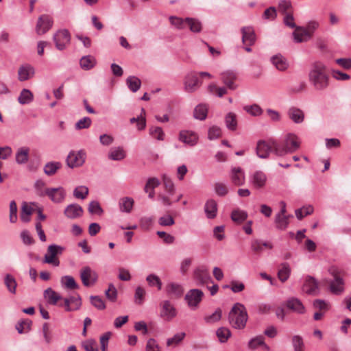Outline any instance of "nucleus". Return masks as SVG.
<instances>
[{
    "mask_svg": "<svg viewBox=\"0 0 351 351\" xmlns=\"http://www.w3.org/2000/svg\"><path fill=\"white\" fill-rule=\"evenodd\" d=\"M309 82L316 90H324L329 84V75L326 64L321 61L314 62L308 73Z\"/></svg>",
    "mask_w": 351,
    "mask_h": 351,
    "instance_id": "nucleus-1",
    "label": "nucleus"
},
{
    "mask_svg": "<svg viewBox=\"0 0 351 351\" xmlns=\"http://www.w3.org/2000/svg\"><path fill=\"white\" fill-rule=\"evenodd\" d=\"M228 320L232 327L237 329L243 328L247 320V313L245 306L240 303L235 304L229 313Z\"/></svg>",
    "mask_w": 351,
    "mask_h": 351,
    "instance_id": "nucleus-2",
    "label": "nucleus"
},
{
    "mask_svg": "<svg viewBox=\"0 0 351 351\" xmlns=\"http://www.w3.org/2000/svg\"><path fill=\"white\" fill-rule=\"evenodd\" d=\"M300 142L297 135L287 133L285 135L282 145L278 143L276 149L277 156H283L289 153L295 152L300 147Z\"/></svg>",
    "mask_w": 351,
    "mask_h": 351,
    "instance_id": "nucleus-3",
    "label": "nucleus"
},
{
    "mask_svg": "<svg viewBox=\"0 0 351 351\" xmlns=\"http://www.w3.org/2000/svg\"><path fill=\"white\" fill-rule=\"evenodd\" d=\"M278 148V143L274 138L268 140H259L256 143V154L257 156L262 159L269 158L271 153L276 156V149Z\"/></svg>",
    "mask_w": 351,
    "mask_h": 351,
    "instance_id": "nucleus-4",
    "label": "nucleus"
},
{
    "mask_svg": "<svg viewBox=\"0 0 351 351\" xmlns=\"http://www.w3.org/2000/svg\"><path fill=\"white\" fill-rule=\"evenodd\" d=\"M204 295L203 291L200 289H192L186 293L184 300L191 310L195 311L199 308Z\"/></svg>",
    "mask_w": 351,
    "mask_h": 351,
    "instance_id": "nucleus-5",
    "label": "nucleus"
},
{
    "mask_svg": "<svg viewBox=\"0 0 351 351\" xmlns=\"http://www.w3.org/2000/svg\"><path fill=\"white\" fill-rule=\"evenodd\" d=\"M86 158V152L83 149L71 151L66 159V165L71 169L82 167Z\"/></svg>",
    "mask_w": 351,
    "mask_h": 351,
    "instance_id": "nucleus-6",
    "label": "nucleus"
},
{
    "mask_svg": "<svg viewBox=\"0 0 351 351\" xmlns=\"http://www.w3.org/2000/svg\"><path fill=\"white\" fill-rule=\"evenodd\" d=\"M64 250V247L56 244L49 245L47 252L44 256V263L51 264L55 267L59 266L60 261L56 256L58 254H61Z\"/></svg>",
    "mask_w": 351,
    "mask_h": 351,
    "instance_id": "nucleus-7",
    "label": "nucleus"
},
{
    "mask_svg": "<svg viewBox=\"0 0 351 351\" xmlns=\"http://www.w3.org/2000/svg\"><path fill=\"white\" fill-rule=\"evenodd\" d=\"M56 47L62 51L66 48L71 42V34L66 29L58 30L53 36Z\"/></svg>",
    "mask_w": 351,
    "mask_h": 351,
    "instance_id": "nucleus-8",
    "label": "nucleus"
},
{
    "mask_svg": "<svg viewBox=\"0 0 351 351\" xmlns=\"http://www.w3.org/2000/svg\"><path fill=\"white\" fill-rule=\"evenodd\" d=\"M53 18L48 14L40 15L36 25V32L38 35H43L47 33L53 26Z\"/></svg>",
    "mask_w": 351,
    "mask_h": 351,
    "instance_id": "nucleus-9",
    "label": "nucleus"
},
{
    "mask_svg": "<svg viewBox=\"0 0 351 351\" xmlns=\"http://www.w3.org/2000/svg\"><path fill=\"white\" fill-rule=\"evenodd\" d=\"M160 317L165 321L170 322L177 315V310L169 300H165L160 304Z\"/></svg>",
    "mask_w": 351,
    "mask_h": 351,
    "instance_id": "nucleus-10",
    "label": "nucleus"
},
{
    "mask_svg": "<svg viewBox=\"0 0 351 351\" xmlns=\"http://www.w3.org/2000/svg\"><path fill=\"white\" fill-rule=\"evenodd\" d=\"M267 176L265 172L256 170L249 176V183L256 189H260L265 186Z\"/></svg>",
    "mask_w": 351,
    "mask_h": 351,
    "instance_id": "nucleus-11",
    "label": "nucleus"
},
{
    "mask_svg": "<svg viewBox=\"0 0 351 351\" xmlns=\"http://www.w3.org/2000/svg\"><path fill=\"white\" fill-rule=\"evenodd\" d=\"M178 140L189 147H194L199 141L198 134L192 130H182L178 134Z\"/></svg>",
    "mask_w": 351,
    "mask_h": 351,
    "instance_id": "nucleus-12",
    "label": "nucleus"
},
{
    "mask_svg": "<svg viewBox=\"0 0 351 351\" xmlns=\"http://www.w3.org/2000/svg\"><path fill=\"white\" fill-rule=\"evenodd\" d=\"M80 278L83 285L85 287L93 285L98 279L97 272L92 269L90 267L86 266L82 269L80 271Z\"/></svg>",
    "mask_w": 351,
    "mask_h": 351,
    "instance_id": "nucleus-13",
    "label": "nucleus"
},
{
    "mask_svg": "<svg viewBox=\"0 0 351 351\" xmlns=\"http://www.w3.org/2000/svg\"><path fill=\"white\" fill-rule=\"evenodd\" d=\"M45 194L56 204L62 203L66 197L65 190L62 187L45 189Z\"/></svg>",
    "mask_w": 351,
    "mask_h": 351,
    "instance_id": "nucleus-14",
    "label": "nucleus"
},
{
    "mask_svg": "<svg viewBox=\"0 0 351 351\" xmlns=\"http://www.w3.org/2000/svg\"><path fill=\"white\" fill-rule=\"evenodd\" d=\"M231 182L235 186H242L245 183L244 170L240 167H232L230 172Z\"/></svg>",
    "mask_w": 351,
    "mask_h": 351,
    "instance_id": "nucleus-15",
    "label": "nucleus"
},
{
    "mask_svg": "<svg viewBox=\"0 0 351 351\" xmlns=\"http://www.w3.org/2000/svg\"><path fill=\"white\" fill-rule=\"evenodd\" d=\"M221 82L229 90H234L238 85L236 83L237 74L232 71H226L221 73Z\"/></svg>",
    "mask_w": 351,
    "mask_h": 351,
    "instance_id": "nucleus-16",
    "label": "nucleus"
},
{
    "mask_svg": "<svg viewBox=\"0 0 351 351\" xmlns=\"http://www.w3.org/2000/svg\"><path fill=\"white\" fill-rule=\"evenodd\" d=\"M193 278L197 285H203L212 281L208 270L202 267L196 268L193 271Z\"/></svg>",
    "mask_w": 351,
    "mask_h": 351,
    "instance_id": "nucleus-17",
    "label": "nucleus"
},
{
    "mask_svg": "<svg viewBox=\"0 0 351 351\" xmlns=\"http://www.w3.org/2000/svg\"><path fill=\"white\" fill-rule=\"evenodd\" d=\"M271 64L279 71H286L289 67L287 58L280 53H277L270 58Z\"/></svg>",
    "mask_w": 351,
    "mask_h": 351,
    "instance_id": "nucleus-18",
    "label": "nucleus"
},
{
    "mask_svg": "<svg viewBox=\"0 0 351 351\" xmlns=\"http://www.w3.org/2000/svg\"><path fill=\"white\" fill-rule=\"evenodd\" d=\"M84 210L81 206L77 204H71L68 205L64 210V215L69 219H76L82 216Z\"/></svg>",
    "mask_w": 351,
    "mask_h": 351,
    "instance_id": "nucleus-19",
    "label": "nucleus"
},
{
    "mask_svg": "<svg viewBox=\"0 0 351 351\" xmlns=\"http://www.w3.org/2000/svg\"><path fill=\"white\" fill-rule=\"evenodd\" d=\"M34 74V68L29 64H25L19 68L18 79L21 82L26 81L33 77Z\"/></svg>",
    "mask_w": 351,
    "mask_h": 351,
    "instance_id": "nucleus-20",
    "label": "nucleus"
},
{
    "mask_svg": "<svg viewBox=\"0 0 351 351\" xmlns=\"http://www.w3.org/2000/svg\"><path fill=\"white\" fill-rule=\"evenodd\" d=\"M199 86V81L195 73H189L184 80V88L186 92L193 93Z\"/></svg>",
    "mask_w": 351,
    "mask_h": 351,
    "instance_id": "nucleus-21",
    "label": "nucleus"
},
{
    "mask_svg": "<svg viewBox=\"0 0 351 351\" xmlns=\"http://www.w3.org/2000/svg\"><path fill=\"white\" fill-rule=\"evenodd\" d=\"M302 290L304 292L309 295H317L319 291L318 283L317 280L311 276H307L305 278L302 287Z\"/></svg>",
    "mask_w": 351,
    "mask_h": 351,
    "instance_id": "nucleus-22",
    "label": "nucleus"
},
{
    "mask_svg": "<svg viewBox=\"0 0 351 351\" xmlns=\"http://www.w3.org/2000/svg\"><path fill=\"white\" fill-rule=\"evenodd\" d=\"M287 115L289 118L295 123H302L304 120V112L300 108L292 106L288 109Z\"/></svg>",
    "mask_w": 351,
    "mask_h": 351,
    "instance_id": "nucleus-23",
    "label": "nucleus"
},
{
    "mask_svg": "<svg viewBox=\"0 0 351 351\" xmlns=\"http://www.w3.org/2000/svg\"><path fill=\"white\" fill-rule=\"evenodd\" d=\"M242 41L243 43L252 46L256 41V34L252 27H243L241 28Z\"/></svg>",
    "mask_w": 351,
    "mask_h": 351,
    "instance_id": "nucleus-24",
    "label": "nucleus"
},
{
    "mask_svg": "<svg viewBox=\"0 0 351 351\" xmlns=\"http://www.w3.org/2000/svg\"><path fill=\"white\" fill-rule=\"evenodd\" d=\"M293 32V36L295 43H303L309 40L311 37L303 26H296Z\"/></svg>",
    "mask_w": 351,
    "mask_h": 351,
    "instance_id": "nucleus-25",
    "label": "nucleus"
},
{
    "mask_svg": "<svg viewBox=\"0 0 351 351\" xmlns=\"http://www.w3.org/2000/svg\"><path fill=\"white\" fill-rule=\"evenodd\" d=\"M81 298L79 295L71 296L64 299V306L67 311L78 310L81 307Z\"/></svg>",
    "mask_w": 351,
    "mask_h": 351,
    "instance_id": "nucleus-26",
    "label": "nucleus"
},
{
    "mask_svg": "<svg viewBox=\"0 0 351 351\" xmlns=\"http://www.w3.org/2000/svg\"><path fill=\"white\" fill-rule=\"evenodd\" d=\"M217 202L213 199L206 201L204 205V212L207 218L214 219L217 214Z\"/></svg>",
    "mask_w": 351,
    "mask_h": 351,
    "instance_id": "nucleus-27",
    "label": "nucleus"
},
{
    "mask_svg": "<svg viewBox=\"0 0 351 351\" xmlns=\"http://www.w3.org/2000/svg\"><path fill=\"white\" fill-rule=\"evenodd\" d=\"M29 148L21 147L17 149L15 154L16 162L19 165H24L29 160Z\"/></svg>",
    "mask_w": 351,
    "mask_h": 351,
    "instance_id": "nucleus-28",
    "label": "nucleus"
},
{
    "mask_svg": "<svg viewBox=\"0 0 351 351\" xmlns=\"http://www.w3.org/2000/svg\"><path fill=\"white\" fill-rule=\"evenodd\" d=\"M344 289V280L342 278L333 279L330 282V290L333 294L341 295Z\"/></svg>",
    "mask_w": 351,
    "mask_h": 351,
    "instance_id": "nucleus-29",
    "label": "nucleus"
},
{
    "mask_svg": "<svg viewBox=\"0 0 351 351\" xmlns=\"http://www.w3.org/2000/svg\"><path fill=\"white\" fill-rule=\"evenodd\" d=\"M287 306L293 311L302 314L305 312V308L302 302L298 298H291L287 302Z\"/></svg>",
    "mask_w": 351,
    "mask_h": 351,
    "instance_id": "nucleus-30",
    "label": "nucleus"
},
{
    "mask_svg": "<svg viewBox=\"0 0 351 351\" xmlns=\"http://www.w3.org/2000/svg\"><path fill=\"white\" fill-rule=\"evenodd\" d=\"M108 158L112 160H121L125 158V152L121 147H112L108 152Z\"/></svg>",
    "mask_w": 351,
    "mask_h": 351,
    "instance_id": "nucleus-31",
    "label": "nucleus"
},
{
    "mask_svg": "<svg viewBox=\"0 0 351 351\" xmlns=\"http://www.w3.org/2000/svg\"><path fill=\"white\" fill-rule=\"evenodd\" d=\"M134 201L132 197H125L119 200V209L123 213H130L134 206Z\"/></svg>",
    "mask_w": 351,
    "mask_h": 351,
    "instance_id": "nucleus-32",
    "label": "nucleus"
},
{
    "mask_svg": "<svg viewBox=\"0 0 351 351\" xmlns=\"http://www.w3.org/2000/svg\"><path fill=\"white\" fill-rule=\"evenodd\" d=\"M183 291L182 286L177 282H169L166 286V292L168 295L180 297Z\"/></svg>",
    "mask_w": 351,
    "mask_h": 351,
    "instance_id": "nucleus-33",
    "label": "nucleus"
},
{
    "mask_svg": "<svg viewBox=\"0 0 351 351\" xmlns=\"http://www.w3.org/2000/svg\"><path fill=\"white\" fill-rule=\"evenodd\" d=\"M33 208L31 204L23 202L21 206L20 217L22 221L27 223L30 221V216L33 213Z\"/></svg>",
    "mask_w": 351,
    "mask_h": 351,
    "instance_id": "nucleus-34",
    "label": "nucleus"
},
{
    "mask_svg": "<svg viewBox=\"0 0 351 351\" xmlns=\"http://www.w3.org/2000/svg\"><path fill=\"white\" fill-rule=\"evenodd\" d=\"M258 346H262L265 350H269L270 348L264 341L263 336H257L250 339L248 343V348L252 350L256 349Z\"/></svg>",
    "mask_w": 351,
    "mask_h": 351,
    "instance_id": "nucleus-35",
    "label": "nucleus"
},
{
    "mask_svg": "<svg viewBox=\"0 0 351 351\" xmlns=\"http://www.w3.org/2000/svg\"><path fill=\"white\" fill-rule=\"evenodd\" d=\"M60 283L63 288L73 290L78 289L79 286L74 278L71 276H64L60 279Z\"/></svg>",
    "mask_w": 351,
    "mask_h": 351,
    "instance_id": "nucleus-36",
    "label": "nucleus"
},
{
    "mask_svg": "<svg viewBox=\"0 0 351 351\" xmlns=\"http://www.w3.org/2000/svg\"><path fill=\"white\" fill-rule=\"evenodd\" d=\"M96 59L90 55L83 56L80 61L82 69L88 71L93 69L96 64Z\"/></svg>",
    "mask_w": 351,
    "mask_h": 351,
    "instance_id": "nucleus-37",
    "label": "nucleus"
},
{
    "mask_svg": "<svg viewBox=\"0 0 351 351\" xmlns=\"http://www.w3.org/2000/svg\"><path fill=\"white\" fill-rule=\"evenodd\" d=\"M34 100V95L27 88H23L18 97V101L22 105L29 104Z\"/></svg>",
    "mask_w": 351,
    "mask_h": 351,
    "instance_id": "nucleus-38",
    "label": "nucleus"
},
{
    "mask_svg": "<svg viewBox=\"0 0 351 351\" xmlns=\"http://www.w3.org/2000/svg\"><path fill=\"white\" fill-rule=\"evenodd\" d=\"M291 267L287 263H283L280 265V268L278 271V277L282 282L288 280L291 274Z\"/></svg>",
    "mask_w": 351,
    "mask_h": 351,
    "instance_id": "nucleus-39",
    "label": "nucleus"
},
{
    "mask_svg": "<svg viewBox=\"0 0 351 351\" xmlns=\"http://www.w3.org/2000/svg\"><path fill=\"white\" fill-rule=\"evenodd\" d=\"M44 296L50 304L55 305L62 298L59 293L51 288H48L44 292Z\"/></svg>",
    "mask_w": 351,
    "mask_h": 351,
    "instance_id": "nucleus-40",
    "label": "nucleus"
},
{
    "mask_svg": "<svg viewBox=\"0 0 351 351\" xmlns=\"http://www.w3.org/2000/svg\"><path fill=\"white\" fill-rule=\"evenodd\" d=\"M62 167V164L60 162L57 161H52L47 162L44 166V172L47 176H53L54 175L56 171L60 169Z\"/></svg>",
    "mask_w": 351,
    "mask_h": 351,
    "instance_id": "nucleus-41",
    "label": "nucleus"
},
{
    "mask_svg": "<svg viewBox=\"0 0 351 351\" xmlns=\"http://www.w3.org/2000/svg\"><path fill=\"white\" fill-rule=\"evenodd\" d=\"M4 283L8 291L12 293L15 294L16 292L17 282L16 279L10 274H6L4 278Z\"/></svg>",
    "mask_w": 351,
    "mask_h": 351,
    "instance_id": "nucleus-42",
    "label": "nucleus"
},
{
    "mask_svg": "<svg viewBox=\"0 0 351 351\" xmlns=\"http://www.w3.org/2000/svg\"><path fill=\"white\" fill-rule=\"evenodd\" d=\"M162 184L165 190L169 195H174L176 192V187L172 180L166 174L162 176Z\"/></svg>",
    "mask_w": 351,
    "mask_h": 351,
    "instance_id": "nucleus-43",
    "label": "nucleus"
},
{
    "mask_svg": "<svg viewBox=\"0 0 351 351\" xmlns=\"http://www.w3.org/2000/svg\"><path fill=\"white\" fill-rule=\"evenodd\" d=\"M126 84L131 91L135 93L141 88V81L136 76H129L126 80Z\"/></svg>",
    "mask_w": 351,
    "mask_h": 351,
    "instance_id": "nucleus-44",
    "label": "nucleus"
},
{
    "mask_svg": "<svg viewBox=\"0 0 351 351\" xmlns=\"http://www.w3.org/2000/svg\"><path fill=\"white\" fill-rule=\"evenodd\" d=\"M149 134L151 137L158 141H162L165 140V132L162 128L158 126H151L149 128Z\"/></svg>",
    "mask_w": 351,
    "mask_h": 351,
    "instance_id": "nucleus-45",
    "label": "nucleus"
},
{
    "mask_svg": "<svg viewBox=\"0 0 351 351\" xmlns=\"http://www.w3.org/2000/svg\"><path fill=\"white\" fill-rule=\"evenodd\" d=\"M222 317V311L221 308H217L214 313L210 315H206L204 319L206 324H213L220 321Z\"/></svg>",
    "mask_w": 351,
    "mask_h": 351,
    "instance_id": "nucleus-46",
    "label": "nucleus"
},
{
    "mask_svg": "<svg viewBox=\"0 0 351 351\" xmlns=\"http://www.w3.org/2000/svg\"><path fill=\"white\" fill-rule=\"evenodd\" d=\"M207 113L208 106L206 104H199L194 109V117L197 119L204 120Z\"/></svg>",
    "mask_w": 351,
    "mask_h": 351,
    "instance_id": "nucleus-47",
    "label": "nucleus"
},
{
    "mask_svg": "<svg viewBox=\"0 0 351 351\" xmlns=\"http://www.w3.org/2000/svg\"><path fill=\"white\" fill-rule=\"evenodd\" d=\"M289 216L286 215L276 214L275 217V223L277 228L285 230L289 225Z\"/></svg>",
    "mask_w": 351,
    "mask_h": 351,
    "instance_id": "nucleus-48",
    "label": "nucleus"
},
{
    "mask_svg": "<svg viewBox=\"0 0 351 351\" xmlns=\"http://www.w3.org/2000/svg\"><path fill=\"white\" fill-rule=\"evenodd\" d=\"M247 217V213L242 210L236 209L231 213V219L233 221L241 223L244 221Z\"/></svg>",
    "mask_w": 351,
    "mask_h": 351,
    "instance_id": "nucleus-49",
    "label": "nucleus"
},
{
    "mask_svg": "<svg viewBox=\"0 0 351 351\" xmlns=\"http://www.w3.org/2000/svg\"><path fill=\"white\" fill-rule=\"evenodd\" d=\"M88 188L86 186H79L74 189L73 196L76 199H84L88 195Z\"/></svg>",
    "mask_w": 351,
    "mask_h": 351,
    "instance_id": "nucleus-50",
    "label": "nucleus"
},
{
    "mask_svg": "<svg viewBox=\"0 0 351 351\" xmlns=\"http://www.w3.org/2000/svg\"><path fill=\"white\" fill-rule=\"evenodd\" d=\"M186 27H189L191 32L194 33H198L201 32L202 23L199 20L193 18H186Z\"/></svg>",
    "mask_w": 351,
    "mask_h": 351,
    "instance_id": "nucleus-51",
    "label": "nucleus"
},
{
    "mask_svg": "<svg viewBox=\"0 0 351 351\" xmlns=\"http://www.w3.org/2000/svg\"><path fill=\"white\" fill-rule=\"evenodd\" d=\"M226 127L230 130H235L237 126L236 114L233 112H229L225 118Z\"/></svg>",
    "mask_w": 351,
    "mask_h": 351,
    "instance_id": "nucleus-52",
    "label": "nucleus"
},
{
    "mask_svg": "<svg viewBox=\"0 0 351 351\" xmlns=\"http://www.w3.org/2000/svg\"><path fill=\"white\" fill-rule=\"evenodd\" d=\"M214 191L217 195L223 197L228 193L229 189L226 184L218 182L214 184Z\"/></svg>",
    "mask_w": 351,
    "mask_h": 351,
    "instance_id": "nucleus-53",
    "label": "nucleus"
},
{
    "mask_svg": "<svg viewBox=\"0 0 351 351\" xmlns=\"http://www.w3.org/2000/svg\"><path fill=\"white\" fill-rule=\"evenodd\" d=\"M216 335L221 343H225L231 336V332L228 328L221 327L217 329Z\"/></svg>",
    "mask_w": 351,
    "mask_h": 351,
    "instance_id": "nucleus-54",
    "label": "nucleus"
},
{
    "mask_svg": "<svg viewBox=\"0 0 351 351\" xmlns=\"http://www.w3.org/2000/svg\"><path fill=\"white\" fill-rule=\"evenodd\" d=\"M169 21H170L171 24L178 29H184L186 27V25H187L186 18L185 19H183L180 17L170 16Z\"/></svg>",
    "mask_w": 351,
    "mask_h": 351,
    "instance_id": "nucleus-55",
    "label": "nucleus"
},
{
    "mask_svg": "<svg viewBox=\"0 0 351 351\" xmlns=\"http://www.w3.org/2000/svg\"><path fill=\"white\" fill-rule=\"evenodd\" d=\"M243 109L248 114L254 117L261 116L263 112V109L258 104L245 106Z\"/></svg>",
    "mask_w": 351,
    "mask_h": 351,
    "instance_id": "nucleus-56",
    "label": "nucleus"
},
{
    "mask_svg": "<svg viewBox=\"0 0 351 351\" xmlns=\"http://www.w3.org/2000/svg\"><path fill=\"white\" fill-rule=\"evenodd\" d=\"M88 212L92 215H101L104 210L97 201H92L88 204Z\"/></svg>",
    "mask_w": 351,
    "mask_h": 351,
    "instance_id": "nucleus-57",
    "label": "nucleus"
},
{
    "mask_svg": "<svg viewBox=\"0 0 351 351\" xmlns=\"http://www.w3.org/2000/svg\"><path fill=\"white\" fill-rule=\"evenodd\" d=\"M82 347L86 351H99L97 343L95 340L89 339L82 342Z\"/></svg>",
    "mask_w": 351,
    "mask_h": 351,
    "instance_id": "nucleus-58",
    "label": "nucleus"
},
{
    "mask_svg": "<svg viewBox=\"0 0 351 351\" xmlns=\"http://www.w3.org/2000/svg\"><path fill=\"white\" fill-rule=\"evenodd\" d=\"M173 195H169V193L165 190V192L159 193L158 195V199L165 206H170L173 202L171 197Z\"/></svg>",
    "mask_w": 351,
    "mask_h": 351,
    "instance_id": "nucleus-59",
    "label": "nucleus"
},
{
    "mask_svg": "<svg viewBox=\"0 0 351 351\" xmlns=\"http://www.w3.org/2000/svg\"><path fill=\"white\" fill-rule=\"evenodd\" d=\"M32 322L26 319L19 322L16 325V329L20 334L27 332L31 328Z\"/></svg>",
    "mask_w": 351,
    "mask_h": 351,
    "instance_id": "nucleus-60",
    "label": "nucleus"
},
{
    "mask_svg": "<svg viewBox=\"0 0 351 351\" xmlns=\"http://www.w3.org/2000/svg\"><path fill=\"white\" fill-rule=\"evenodd\" d=\"M185 332H178L173 337L169 338L167 340V346H176L180 343L185 337Z\"/></svg>",
    "mask_w": 351,
    "mask_h": 351,
    "instance_id": "nucleus-61",
    "label": "nucleus"
},
{
    "mask_svg": "<svg viewBox=\"0 0 351 351\" xmlns=\"http://www.w3.org/2000/svg\"><path fill=\"white\" fill-rule=\"evenodd\" d=\"M146 280L151 287H157L158 290L162 289V282L158 276L155 274H149L147 276Z\"/></svg>",
    "mask_w": 351,
    "mask_h": 351,
    "instance_id": "nucleus-62",
    "label": "nucleus"
},
{
    "mask_svg": "<svg viewBox=\"0 0 351 351\" xmlns=\"http://www.w3.org/2000/svg\"><path fill=\"white\" fill-rule=\"evenodd\" d=\"M160 184V182L157 178H150L146 182L144 191L145 193H147L149 190H154V189L158 187Z\"/></svg>",
    "mask_w": 351,
    "mask_h": 351,
    "instance_id": "nucleus-63",
    "label": "nucleus"
},
{
    "mask_svg": "<svg viewBox=\"0 0 351 351\" xmlns=\"http://www.w3.org/2000/svg\"><path fill=\"white\" fill-rule=\"evenodd\" d=\"M292 344L295 351H303L304 342L302 337L294 335L292 338Z\"/></svg>",
    "mask_w": 351,
    "mask_h": 351,
    "instance_id": "nucleus-64",
    "label": "nucleus"
}]
</instances>
